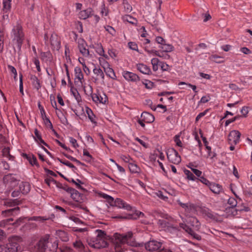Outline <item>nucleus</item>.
<instances>
[{
    "label": "nucleus",
    "instance_id": "nucleus-1",
    "mask_svg": "<svg viewBox=\"0 0 252 252\" xmlns=\"http://www.w3.org/2000/svg\"><path fill=\"white\" fill-rule=\"evenodd\" d=\"M96 236L88 241V244L95 249L105 248L112 242L116 252H122L128 246L136 247L137 243L133 237V233L128 231L123 234L115 233L113 238L107 235L103 230L97 229L95 231Z\"/></svg>",
    "mask_w": 252,
    "mask_h": 252
},
{
    "label": "nucleus",
    "instance_id": "nucleus-2",
    "mask_svg": "<svg viewBox=\"0 0 252 252\" xmlns=\"http://www.w3.org/2000/svg\"><path fill=\"white\" fill-rule=\"evenodd\" d=\"M101 197L105 199L111 206H115L118 208L123 209L127 211H131L134 212V215L136 216L134 217L135 219L136 218L143 217L144 215L143 213L135 210L130 205L121 198H117L114 200L112 196L105 193H102Z\"/></svg>",
    "mask_w": 252,
    "mask_h": 252
},
{
    "label": "nucleus",
    "instance_id": "nucleus-3",
    "mask_svg": "<svg viewBox=\"0 0 252 252\" xmlns=\"http://www.w3.org/2000/svg\"><path fill=\"white\" fill-rule=\"evenodd\" d=\"M12 41L16 45L19 51L25 39V34L23 31L22 27L19 24L14 26L11 32Z\"/></svg>",
    "mask_w": 252,
    "mask_h": 252
},
{
    "label": "nucleus",
    "instance_id": "nucleus-4",
    "mask_svg": "<svg viewBox=\"0 0 252 252\" xmlns=\"http://www.w3.org/2000/svg\"><path fill=\"white\" fill-rule=\"evenodd\" d=\"M22 241L21 237L14 236L10 237L8 243L0 245V252H16L19 247V243Z\"/></svg>",
    "mask_w": 252,
    "mask_h": 252
},
{
    "label": "nucleus",
    "instance_id": "nucleus-5",
    "mask_svg": "<svg viewBox=\"0 0 252 252\" xmlns=\"http://www.w3.org/2000/svg\"><path fill=\"white\" fill-rule=\"evenodd\" d=\"M44 43L46 45H51L54 48H59L60 45L58 36L55 33L49 35L48 33H45L44 35Z\"/></svg>",
    "mask_w": 252,
    "mask_h": 252
},
{
    "label": "nucleus",
    "instance_id": "nucleus-6",
    "mask_svg": "<svg viewBox=\"0 0 252 252\" xmlns=\"http://www.w3.org/2000/svg\"><path fill=\"white\" fill-rule=\"evenodd\" d=\"M168 160L175 164H178L181 161V158L178 152L173 148H169L166 151Z\"/></svg>",
    "mask_w": 252,
    "mask_h": 252
},
{
    "label": "nucleus",
    "instance_id": "nucleus-7",
    "mask_svg": "<svg viewBox=\"0 0 252 252\" xmlns=\"http://www.w3.org/2000/svg\"><path fill=\"white\" fill-rule=\"evenodd\" d=\"M49 236L45 235L40 239L35 246V249L38 252H46L47 249V244L49 242Z\"/></svg>",
    "mask_w": 252,
    "mask_h": 252
},
{
    "label": "nucleus",
    "instance_id": "nucleus-8",
    "mask_svg": "<svg viewBox=\"0 0 252 252\" xmlns=\"http://www.w3.org/2000/svg\"><path fill=\"white\" fill-rule=\"evenodd\" d=\"M241 133L238 130H232L228 136L229 144L236 145L240 140Z\"/></svg>",
    "mask_w": 252,
    "mask_h": 252
},
{
    "label": "nucleus",
    "instance_id": "nucleus-9",
    "mask_svg": "<svg viewBox=\"0 0 252 252\" xmlns=\"http://www.w3.org/2000/svg\"><path fill=\"white\" fill-rule=\"evenodd\" d=\"M123 77L128 82L137 83L140 81V77L135 73L128 71H123L122 72Z\"/></svg>",
    "mask_w": 252,
    "mask_h": 252
},
{
    "label": "nucleus",
    "instance_id": "nucleus-10",
    "mask_svg": "<svg viewBox=\"0 0 252 252\" xmlns=\"http://www.w3.org/2000/svg\"><path fill=\"white\" fill-rule=\"evenodd\" d=\"M228 204L230 205L231 208L232 214L233 215H235L237 214V213H235L233 211V210L237 212V211H245L246 212H248L249 211V208L247 207H244L243 208L239 209L238 207H237L236 208H234L235 207H236L237 202L236 200L233 197H230L228 200Z\"/></svg>",
    "mask_w": 252,
    "mask_h": 252
},
{
    "label": "nucleus",
    "instance_id": "nucleus-11",
    "mask_svg": "<svg viewBox=\"0 0 252 252\" xmlns=\"http://www.w3.org/2000/svg\"><path fill=\"white\" fill-rule=\"evenodd\" d=\"M92 98L93 101L95 103L105 104L107 101V97L105 94L101 95L100 93H94L92 94Z\"/></svg>",
    "mask_w": 252,
    "mask_h": 252
},
{
    "label": "nucleus",
    "instance_id": "nucleus-12",
    "mask_svg": "<svg viewBox=\"0 0 252 252\" xmlns=\"http://www.w3.org/2000/svg\"><path fill=\"white\" fill-rule=\"evenodd\" d=\"M161 247V243L159 242L152 240L145 244V249L149 251H154L159 249Z\"/></svg>",
    "mask_w": 252,
    "mask_h": 252
},
{
    "label": "nucleus",
    "instance_id": "nucleus-13",
    "mask_svg": "<svg viewBox=\"0 0 252 252\" xmlns=\"http://www.w3.org/2000/svg\"><path fill=\"white\" fill-rule=\"evenodd\" d=\"M178 204L185 209L187 216H189L195 211V207L193 204L190 203H183L180 201H178Z\"/></svg>",
    "mask_w": 252,
    "mask_h": 252
},
{
    "label": "nucleus",
    "instance_id": "nucleus-14",
    "mask_svg": "<svg viewBox=\"0 0 252 252\" xmlns=\"http://www.w3.org/2000/svg\"><path fill=\"white\" fill-rule=\"evenodd\" d=\"M93 73L94 76L93 77L95 82L101 81L104 82V74L102 70L98 66H95L93 69Z\"/></svg>",
    "mask_w": 252,
    "mask_h": 252
},
{
    "label": "nucleus",
    "instance_id": "nucleus-15",
    "mask_svg": "<svg viewBox=\"0 0 252 252\" xmlns=\"http://www.w3.org/2000/svg\"><path fill=\"white\" fill-rule=\"evenodd\" d=\"M180 227L183 230H184L187 233L191 236L193 238L199 240L200 239V236L197 234L192 228H190L188 225L184 223H180Z\"/></svg>",
    "mask_w": 252,
    "mask_h": 252
},
{
    "label": "nucleus",
    "instance_id": "nucleus-16",
    "mask_svg": "<svg viewBox=\"0 0 252 252\" xmlns=\"http://www.w3.org/2000/svg\"><path fill=\"white\" fill-rule=\"evenodd\" d=\"M93 48L95 50V51L97 54H98L99 56L103 57L106 60H109V57L108 55L105 54V52L104 49L100 43L95 44L94 45H92Z\"/></svg>",
    "mask_w": 252,
    "mask_h": 252
},
{
    "label": "nucleus",
    "instance_id": "nucleus-17",
    "mask_svg": "<svg viewBox=\"0 0 252 252\" xmlns=\"http://www.w3.org/2000/svg\"><path fill=\"white\" fill-rule=\"evenodd\" d=\"M22 157L27 159L29 162L30 164L32 166H39V164L37 162L36 158L32 154H27L23 153Z\"/></svg>",
    "mask_w": 252,
    "mask_h": 252
},
{
    "label": "nucleus",
    "instance_id": "nucleus-18",
    "mask_svg": "<svg viewBox=\"0 0 252 252\" xmlns=\"http://www.w3.org/2000/svg\"><path fill=\"white\" fill-rule=\"evenodd\" d=\"M18 188L23 194H27L30 190V185L27 182H20L18 183Z\"/></svg>",
    "mask_w": 252,
    "mask_h": 252
},
{
    "label": "nucleus",
    "instance_id": "nucleus-19",
    "mask_svg": "<svg viewBox=\"0 0 252 252\" xmlns=\"http://www.w3.org/2000/svg\"><path fill=\"white\" fill-rule=\"evenodd\" d=\"M136 66L137 69L144 74L150 75L152 73L151 68L144 63H138Z\"/></svg>",
    "mask_w": 252,
    "mask_h": 252
},
{
    "label": "nucleus",
    "instance_id": "nucleus-20",
    "mask_svg": "<svg viewBox=\"0 0 252 252\" xmlns=\"http://www.w3.org/2000/svg\"><path fill=\"white\" fill-rule=\"evenodd\" d=\"M208 188L212 192L216 194H219L223 191L222 186L214 182H212Z\"/></svg>",
    "mask_w": 252,
    "mask_h": 252
},
{
    "label": "nucleus",
    "instance_id": "nucleus-21",
    "mask_svg": "<svg viewBox=\"0 0 252 252\" xmlns=\"http://www.w3.org/2000/svg\"><path fill=\"white\" fill-rule=\"evenodd\" d=\"M75 80H77L81 84L84 82V75L81 68L76 66L74 68Z\"/></svg>",
    "mask_w": 252,
    "mask_h": 252
},
{
    "label": "nucleus",
    "instance_id": "nucleus-22",
    "mask_svg": "<svg viewBox=\"0 0 252 252\" xmlns=\"http://www.w3.org/2000/svg\"><path fill=\"white\" fill-rule=\"evenodd\" d=\"M186 221L191 225L194 230H197L199 229L200 223L195 217H189Z\"/></svg>",
    "mask_w": 252,
    "mask_h": 252
},
{
    "label": "nucleus",
    "instance_id": "nucleus-23",
    "mask_svg": "<svg viewBox=\"0 0 252 252\" xmlns=\"http://www.w3.org/2000/svg\"><path fill=\"white\" fill-rule=\"evenodd\" d=\"M161 217L163 219L158 220V223L163 228L170 227V224L167 221V220H168L170 218L169 216L167 214H164L161 215Z\"/></svg>",
    "mask_w": 252,
    "mask_h": 252
},
{
    "label": "nucleus",
    "instance_id": "nucleus-24",
    "mask_svg": "<svg viewBox=\"0 0 252 252\" xmlns=\"http://www.w3.org/2000/svg\"><path fill=\"white\" fill-rule=\"evenodd\" d=\"M141 119H142V121H144L145 123H152L155 120L154 116L147 112H144L141 114Z\"/></svg>",
    "mask_w": 252,
    "mask_h": 252
},
{
    "label": "nucleus",
    "instance_id": "nucleus-25",
    "mask_svg": "<svg viewBox=\"0 0 252 252\" xmlns=\"http://www.w3.org/2000/svg\"><path fill=\"white\" fill-rule=\"evenodd\" d=\"M93 14V9L92 8H88L86 10L81 11L79 13V18L85 20L90 18Z\"/></svg>",
    "mask_w": 252,
    "mask_h": 252
},
{
    "label": "nucleus",
    "instance_id": "nucleus-26",
    "mask_svg": "<svg viewBox=\"0 0 252 252\" xmlns=\"http://www.w3.org/2000/svg\"><path fill=\"white\" fill-rule=\"evenodd\" d=\"M182 133V132H180L178 134L176 135L174 137V141L176 143V145L180 147L181 148L179 149V151L181 152L183 151V144L182 143V140L181 139V136Z\"/></svg>",
    "mask_w": 252,
    "mask_h": 252
},
{
    "label": "nucleus",
    "instance_id": "nucleus-27",
    "mask_svg": "<svg viewBox=\"0 0 252 252\" xmlns=\"http://www.w3.org/2000/svg\"><path fill=\"white\" fill-rule=\"evenodd\" d=\"M86 112L88 115V117L91 122L94 124H96V122L95 121V116L94 115L92 109L88 107H86Z\"/></svg>",
    "mask_w": 252,
    "mask_h": 252
},
{
    "label": "nucleus",
    "instance_id": "nucleus-28",
    "mask_svg": "<svg viewBox=\"0 0 252 252\" xmlns=\"http://www.w3.org/2000/svg\"><path fill=\"white\" fill-rule=\"evenodd\" d=\"M34 133L35 135V136L34 137V139L37 143H38L39 144H42L46 146H48V145L42 139L41 136L39 134V132L38 130H37V129H34Z\"/></svg>",
    "mask_w": 252,
    "mask_h": 252
},
{
    "label": "nucleus",
    "instance_id": "nucleus-29",
    "mask_svg": "<svg viewBox=\"0 0 252 252\" xmlns=\"http://www.w3.org/2000/svg\"><path fill=\"white\" fill-rule=\"evenodd\" d=\"M78 49L80 53L85 57H88L90 54L89 51L86 48L83 44H79Z\"/></svg>",
    "mask_w": 252,
    "mask_h": 252
},
{
    "label": "nucleus",
    "instance_id": "nucleus-30",
    "mask_svg": "<svg viewBox=\"0 0 252 252\" xmlns=\"http://www.w3.org/2000/svg\"><path fill=\"white\" fill-rule=\"evenodd\" d=\"M102 67L104 68V71L106 74V75L108 76L111 78H114L115 77V74L113 69L108 66H105L104 64L102 65Z\"/></svg>",
    "mask_w": 252,
    "mask_h": 252
},
{
    "label": "nucleus",
    "instance_id": "nucleus-31",
    "mask_svg": "<svg viewBox=\"0 0 252 252\" xmlns=\"http://www.w3.org/2000/svg\"><path fill=\"white\" fill-rule=\"evenodd\" d=\"M73 247L78 251L82 252L84 251L85 247L82 241L78 239L73 243Z\"/></svg>",
    "mask_w": 252,
    "mask_h": 252
},
{
    "label": "nucleus",
    "instance_id": "nucleus-32",
    "mask_svg": "<svg viewBox=\"0 0 252 252\" xmlns=\"http://www.w3.org/2000/svg\"><path fill=\"white\" fill-rule=\"evenodd\" d=\"M57 235L62 241L67 242L69 240L67 233L64 231L60 230L58 231Z\"/></svg>",
    "mask_w": 252,
    "mask_h": 252
},
{
    "label": "nucleus",
    "instance_id": "nucleus-33",
    "mask_svg": "<svg viewBox=\"0 0 252 252\" xmlns=\"http://www.w3.org/2000/svg\"><path fill=\"white\" fill-rule=\"evenodd\" d=\"M184 173L187 176V178L188 180L193 181H197L198 178H196L193 174L192 172L190 171L189 170L185 169L184 170Z\"/></svg>",
    "mask_w": 252,
    "mask_h": 252
},
{
    "label": "nucleus",
    "instance_id": "nucleus-34",
    "mask_svg": "<svg viewBox=\"0 0 252 252\" xmlns=\"http://www.w3.org/2000/svg\"><path fill=\"white\" fill-rule=\"evenodd\" d=\"M202 213L205 217L210 219H214L215 215L214 213L208 208H205L202 210Z\"/></svg>",
    "mask_w": 252,
    "mask_h": 252
},
{
    "label": "nucleus",
    "instance_id": "nucleus-35",
    "mask_svg": "<svg viewBox=\"0 0 252 252\" xmlns=\"http://www.w3.org/2000/svg\"><path fill=\"white\" fill-rule=\"evenodd\" d=\"M30 79L32 80V83L33 85L34 86V87L36 89L38 90L40 87V85L39 83V81L37 77L35 75H32L31 76Z\"/></svg>",
    "mask_w": 252,
    "mask_h": 252
},
{
    "label": "nucleus",
    "instance_id": "nucleus-36",
    "mask_svg": "<svg viewBox=\"0 0 252 252\" xmlns=\"http://www.w3.org/2000/svg\"><path fill=\"white\" fill-rule=\"evenodd\" d=\"M159 61L158 58H153L151 60V63L153 66V70L154 71H156L158 70Z\"/></svg>",
    "mask_w": 252,
    "mask_h": 252
},
{
    "label": "nucleus",
    "instance_id": "nucleus-37",
    "mask_svg": "<svg viewBox=\"0 0 252 252\" xmlns=\"http://www.w3.org/2000/svg\"><path fill=\"white\" fill-rule=\"evenodd\" d=\"M2 155L7 157L9 160H12L14 157L10 154V149L9 147H5L2 150Z\"/></svg>",
    "mask_w": 252,
    "mask_h": 252
},
{
    "label": "nucleus",
    "instance_id": "nucleus-38",
    "mask_svg": "<svg viewBox=\"0 0 252 252\" xmlns=\"http://www.w3.org/2000/svg\"><path fill=\"white\" fill-rule=\"evenodd\" d=\"M128 168L130 171L132 173H135L138 172L139 168L137 165L134 163L133 161L128 164Z\"/></svg>",
    "mask_w": 252,
    "mask_h": 252
},
{
    "label": "nucleus",
    "instance_id": "nucleus-39",
    "mask_svg": "<svg viewBox=\"0 0 252 252\" xmlns=\"http://www.w3.org/2000/svg\"><path fill=\"white\" fill-rule=\"evenodd\" d=\"M13 219H8L2 220L0 221V227L3 228H7L9 224H11V222L13 221Z\"/></svg>",
    "mask_w": 252,
    "mask_h": 252
},
{
    "label": "nucleus",
    "instance_id": "nucleus-40",
    "mask_svg": "<svg viewBox=\"0 0 252 252\" xmlns=\"http://www.w3.org/2000/svg\"><path fill=\"white\" fill-rule=\"evenodd\" d=\"M4 46V34L1 29H0V53H1L3 50Z\"/></svg>",
    "mask_w": 252,
    "mask_h": 252
},
{
    "label": "nucleus",
    "instance_id": "nucleus-41",
    "mask_svg": "<svg viewBox=\"0 0 252 252\" xmlns=\"http://www.w3.org/2000/svg\"><path fill=\"white\" fill-rule=\"evenodd\" d=\"M45 183L49 186L50 187L51 184H54L55 183H56V181L52 177L47 176L45 178Z\"/></svg>",
    "mask_w": 252,
    "mask_h": 252
},
{
    "label": "nucleus",
    "instance_id": "nucleus-42",
    "mask_svg": "<svg viewBox=\"0 0 252 252\" xmlns=\"http://www.w3.org/2000/svg\"><path fill=\"white\" fill-rule=\"evenodd\" d=\"M163 51L166 52H171L173 50V46L170 44H167L165 43V44H163L161 47Z\"/></svg>",
    "mask_w": 252,
    "mask_h": 252
},
{
    "label": "nucleus",
    "instance_id": "nucleus-43",
    "mask_svg": "<svg viewBox=\"0 0 252 252\" xmlns=\"http://www.w3.org/2000/svg\"><path fill=\"white\" fill-rule=\"evenodd\" d=\"M11 0H3V7L6 11H8L11 7Z\"/></svg>",
    "mask_w": 252,
    "mask_h": 252
},
{
    "label": "nucleus",
    "instance_id": "nucleus-44",
    "mask_svg": "<svg viewBox=\"0 0 252 252\" xmlns=\"http://www.w3.org/2000/svg\"><path fill=\"white\" fill-rule=\"evenodd\" d=\"M124 20L132 24H135L136 21V19L129 15H126L123 17Z\"/></svg>",
    "mask_w": 252,
    "mask_h": 252
},
{
    "label": "nucleus",
    "instance_id": "nucleus-45",
    "mask_svg": "<svg viewBox=\"0 0 252 252\" xmlns=\"http://www.w3.org/2000/svg\"><path fill=\"white\" fill-rule=\"evenodd\" d=\"M104 29L112 36L115 35L116 31L112 27L107 25V26H104Z\"/></svg>",
    "mask_w": 252,
    "mask_h": 252
},
{
    "label": "nucleus",
    "instance_id": "nucleus-46",
    "mask_svg": "<svg viewBox=\"0 0 252 252\" xmlns=\"http://www.w3.org/2000/svg\"><path fill=\"white\" fill-rule=\"evenodd\" d=\"M123 4L124 9L126 13H129L131 11L132 8L130 4H129L127 1L124 0Z\"/></svg>",
    "mask_w": 252,
    "mask_h": 252
},
{
    "label": "nucleus",
    "instance_id": "nucleus-47",
    "mask_svg": "<svg viewBox=\"0 0 252 252\" xmlns=\"http://www.w3.org/2000/svg\"><path fill=\"white\" fill-rule=\"evenodd\" d=\"M199 181L203 184L205 185L208 187H209V186L211 185L212 182H210L208 179H207L206 178L204 177L203 176H201L200 178H198L197 181Z\"/></svg>",
    "mask_w": 252,
    "mask_h": 252
},
{
    "label": "nucleus",
    "instance_id": "nucleus-48",
    "mask_svg": "<svg viewBox=\"0 0 252 252\" xmlns=\"http://www.w3.org/2000/svg\"><path fill=\"white\" fill-rule=\"evenodd\" d=\"M58 160L61 163L67 166L68 167H69L70 168H75V166H74V165L73 164H72L69 161H68L66 160L58 158Z\"/></svg>",
    "mask_w": 252,
    "mask_h": 252
},
{
    "label": "nucleus",
    "instance_id": "nucleus-49",
    "mask_svg": "<svg viewBox=\"0 0 252 252\" xmlns=\"http://www.w3.org/2000/svg\"><path fill=\"white\" fill-rule=\"evenodd\" d=\"M63 189L67 191V192L71 194V195H72L73 193L77 191L75 189L70 188L67 186V185H64Z\"/></svg>",
    "mask_w": 252,
    "mask_h": 252
},
{
    "label": "nucleus",
    "instance_id": "nucleus-50",
    "mask_svg": "<svg viewBox=\"0 0 252 252\" xmlns=\"http://www.w3.org/2000/svg\"><path fill=\"white\" fill-rule=\"evenodd\" d=\"M17 200H5L4 201V205L8 207L14 206L16 205Z\"/></svg>",
    "mask_w": 252,
    "mask_h": 252
},
{
    "label": "nucleus",
    "instance_id": "nucleus-51",
    "mask_svg": "<svg viewBox=\"0 0 252 252\" xmlns=\"http://www.w3.org/2000/svg\"><path fill=\"white\" fill-rule=\"evenodd\" d=\"M221 58V57L217 55H212L209 57V60L217 63H220L221 62L219 61L218 59Z\"/></svg>",
    "mask_w": 252,
    "mask_h": 252
},
{
    "label": "nucleus",
    "instance_id": "nucleus-52",
    "mask_svg": "<svg viewBox=\"0 0 252 252\" xmlns=\"http://www.w3.org/2000/svg\"><path fill=\"white\" fill-rule=\"evenodd\" d=\"M49 219L48 218L46 217H33L30 219V220L43 221Z\"/></svg>",
    "mask_w": 252,
    "mask_h": 252
},
{
    "label": "nucleus",
    "instance_id": "nucleus-53",
    "mask_svg": "<svg viewBox=\"0 0 252 252\" xmlns=\"http://www.w3.org/2000/svg\"><path fill=\"white\" fill-rule=\"evenodd\" d=\"M90 18L91 19V21L94 22V24H96L100 19V18L98 15L94 14L93 11V14Z\"/></svg>",
    "mask_w": 252,
    "mask_h": 252
},
{
    "label": "nucleus",
    "instance_id": "nucleus-54",
    "mask_svg": "<svg viewBox=\"0 0 252 252\" xmlns=\"http://www.w3.org/2000/svg\"><path fill=\"white\" fill-rule=\"evenodd\" d=\"M19 208L16 207L13 209H8L5 211H2V214L4 216L9 215L10 214H11L13 212L16 211V210H19Z\"/></svg>",
    "mask_w": 252,
    "mask_h": 252
},
{
    "label": "nucleus",
    "instance_id": "nucleus-55",
    "mask_svg": "<svg viewBox=\"0 0 252 252\" xmlns=\"http://www.w3.org/2000/svg\"><path fill=\"white\" fill-rule=\"evenodd\" d=\"M69 142L72 144V146L73 148L76 149L79 147L77 140L74 138L71 137H69Z\"/></svg>",
    "mask_w": 252,
    "mask_h": 252
},
{
    "label": "nucleus",
    "instance_id": "nucleus-56",
    "mask_svg": "<svg viewBox=\"0 0 252 252\" xmlns=\"http://www.w3.org/2000/svg\"><path fill=\"white\" fill-rule=\"evenodd\" d=\"M249 107L244 106L242 108L241 113L243 117H246L249 112Z\"/></svg>",
    "mask_w": 252,
    "mask_h": 252
},
{
    "label": "nucleus",
    "instance_id": "nucleus-57",
    "mask_svg": "<svg viewBox=\"0 0 252 252\" xmlns=\"http://www.w3.org/2000/svg\"><path fill=\"white\" fill-rule=\"evenodd\" d=\"M191 170V171L193 172V174H194L197 177L200 178L202 174V171L192 167H190V166H189Z\"/></svg>",
    "mask_w": 252,
    "mask_h": 252
},
{
    "label": "nucleus",
    "instance_id": "nucleus-58",
    "mask_svg": "<svg viewBox=\"0 0 252 252\" xmlns=\"http://www.w3.org/2000/svg\"><path fill=\"white\" fill-rule=\"evenodd\" d=\"M143 84L147 89H152L153 87V83L149 80H145L144 82H143Z\"/></svg>",
    "mask_w": 252,
    "mask_h": 252
},
{
    "label": "nucleus",
    "instance_id": "nucleus-59",
    "mask_svg": "<svg viewBox=\"0 0 252 252\" xmlns=\"http://www.w3.org/2000/svg\"><path fill=\"white\" fill-rule=\"evenodd\" d=\"M69 219L74 221V222L76 223L77 224H80L82 223V221L81 220H80L78 218L74 216H71L69 217Z\"/></svg>",
    "mask_w": 252,
    "mask_h": 252
},
{
    "label": "nucleus",
    "instance_id": "nucleus-60",
    "mask_svg": "<svg viewBox=\"0 0 252 252\" xmlns=\"http://www.w3.org/2000/svg\"><path fill=\"white\" fill-rule=\"evenodd\" d=\"M128 45L130 49L135 51L138 50V46L135 42H129Z\"/></svg>",
    "mask_w": 252,
    "mask_h": 252
},
{
    "label": "nucleus",
    "instance_id": "nucleus-61",
    "mask_svg": "<svg viewBox=\"0 0 252 252\" xmlns=\"http://www.w3.org/2000/svg\"><path fill=\"white\" fill-rule=\"evenodd\" d=\"M108 54L109 55L108 56H110L112 58H114L117 56L116 51L113 49H109L108 50Z\"/></svg>",
    "mask_w": 252,
    "mask_h": 252
},
{
    "label": "nucleus",
    "instance_id": "nucleus-62",
    "mask_svg": "<svg viewBox=\"0 0 252 252\" xmlns=\"http://www.w3.org/2000/svg\"><path fill=\"white\" fill-rule=\"evenodd\" d=\"M156 41L161 45L165 44V40L161 36H157L156 38Z\"/></svg>",
    "mask_w": 252,
    "mask_h": 252
},
{
    "label": "nucleus",
    "instance_id": "nucleus-63",
    "mask_svg": "<svg viewBox=\"0 0 252 252\" xmlns=\"http://www.w3.org/2000/svg\"><path fill=\"white\" fill-rule=\"evenodd\" d=\"M206 149L207 150L208 157H210L211 158H213L216 156V154L215 153H212L211 147L207 146V148H206Z\"/></svg>",
    "mask_w": 252,
    "mask_h": 252
},
{
    "label": "nucleus",
    "instance_id": "nucleus-64",
    "mask_svg": "<svg viewBox=\"0 0 252 252\" xmlns=\"http://www.w3.org/2000/svg\"><path fill=\"white\" fill-rule=\"evenodd\" d=\"M122 159L124 162L128 163V164L133 161L132 158H131L129 156H124L122 157Z\"/></svg>",
    "mask_w": 252,
    "mask_h": 252
}]
</instances>
